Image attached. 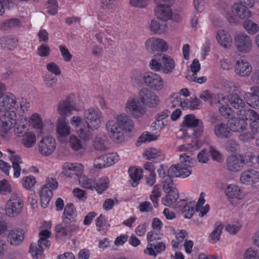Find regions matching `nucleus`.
<instances>
[{
    "instance_id": "obj_1",
    "label": "nucleus",
    "mask_w": 259,
    "mask_h": 259,
    "mask_svg": "<svg viewBox=\"0 0 259 259\" xmlns=\"http://www.w3.org/2000/svg\"><path fill=\"white\" fill-rule=\"evenodd\" d=\"M167 172V176H164L162 178L163 190L164 192L177 189L174 187L171 177L186 178L191 175V171L187 168L182 167L180 165H172L169 168Z\"/></svg>"
},
{
    "instance_id": "obj_2",
    "label": "nucleus",
    "mask_w": 259,
    "mask_h": 259,
    "mask_svg": "<svg viewBox=\"0 0 259 259\" xmlns=\"http://www.w3.org/2000/svg\"><path fill=\"white\" fill-rule=\"evenodd\" d=\"M51 232L47 229L41 231L39 233V239L38 243H32L30 246V252L33 257L36 259L41 258L44 254V249L51 245L48 238L50 237Z\"/></svg>"
},
{
    "instance_id": "obj_3",
    "label": "nucleus",
    "mask_w": 259,
    "mask_h": 259,
    "mask_svg": "<svg viewBox=\"0 0 259 259\" xmlns=\"http://www.w3.org/2000/svg\"><path fill=\"white\" fill-rule=\"evenodd\" d=\"M160 62L153 59L149 63L150 68L155 71H161L164 74H170L175 70L176 64L170 56L164 54L162 56Z\"/></svg>"
},
{
    "instance_id": "obj_4",
    "label": "nucleus",
    "mask_w": 259,
    "mask_h": 259,
    "mask_svg": "<svg viewBox=\"0 0 259 259\" xmlns=\"http://www.w3.org/2000/svg\"><path fill=\"white\" fill-rule=\"evenodd\" d=\"M199 146L197 145V141H193L191 144H186L180 145L178 147V149L180 152H186L187 153L181 155L180 156V163L177 165H180L182 167L187 168V167L193 166L195 163L194 157H192V152L198 149Z\"/></svg>"
},
{
    "instance_id": "obj_5",
    "label": "nucleus",
    "mask_w": 259,
    "mask_h": 259,
    "mask_svg": "<svg viewBox=\"0 0 259 259\" xmlns=\"http://www.w3.org/2000/svg\"><path fill=\"white\" fill-rule=\"evenodd\" d=\"M231 13H228L226 14V18L230 23H236L237 20L235 17L244 20L250 18L251 16L250 11L242 3H234L231 7Z\"/></svg>"
},
{
    "instance_id": "obj_6",
    "label": "nucleus",
    "mask_w": 259,
    "mask_h": 259,
    "mask_svg": "<svg viewBox=\"0 0 259 259\" xmlns=\"http://www.w3.org/2000/svg\"><path fill=\"white\" fill-rule=\"evenodd\" d=\"M75 96L69 95L57 104V111L62 117L66 118L72 114L73 111H79V108L74 102Z\"/></svg>"
},
{
    "instance_id": "obj_7",
    "label": "nucleus",
    "mask_w": 259,
    "mask_h": 259,
    "mask_svg": "<svg viewBox=\"0 0 259 259\" xmlns=\"http://www.w3.org/2000/svg\"><path fill=\"white\" fill-rule=\"evenodd\" d=\"M84 116L88 128L94 130L100 126L102 113L99 109L90 108L87 109L84 111Z\"/></svg>"
},
{
    "instance_id": "obj_8",
    "label": "nucleus",
    "mask_w": 259,
    "mask_h": 259,
    "mask_svg": "<svg viewBox=\"0 0 259 259\" xmlns=\"http://www.w3.org/2000/svg\"><path fill=\"white\" fill-rule=\"evenodd\" d=\"M23 207V202L21 197L13 193L7 204L6 213L10 217H15L21 213Z\"/></svg>"
},
{
    "instance_id": "obj_9",
    "label": "nucleus",
    "mask_w": 259,
    "mask_h": 259,
    "mask_svg": "<svg viewBox=\"0 0 259 259\" xmlns=\"http://www.w3.org/2000/svg\"><path fill=\"white\" fill-rule=\"evenodd\" d=\"M125 112L134 118L142 116L146 113V109L142 105L139 98H131L127 100L125 105Z\"/></svg>"
},
{
    "instance_id": "obj_10",
    "label": "nucleus",
    "mask_w": 259,
    "mask_h": 259,
    "mask_svg": "<svg viewBox=\"0 0 259 259\" xmlns=\"http://www.w3.org/2000/svg\"><path fill=\"white\" fill-rule=\"evenodd\" d=\"M143 79L145 85L155 91L162 90L164 86V81L162 77L152 72L145 73Z\"/></svg>"
},
{
    "instance_id": "obj_11",
    "label": "nucleus",
    "mask_w": 259,
    "mask_h": 259,
    "mask_svg": "<svg viewBox=\"0 0 259 259\" xmlns=\"http://www.w3.org/2000/svg\"><path fill=\"white\" fill-rule=\"evenodd\" d=\"M235 46L237 51L241 54L250 53L253 48L251 37L245 33H240L234 38Z\"/></svg>"
},
{
    "instance_id": "obj_12",
    "label": "nucleus",
    "mask_w": 259,
    "mask_h": 259,
    "mask_svg": "<svg viewBox=\"0 0 259 259\" xmlns=\"http://www.w3.org/2000/svg\"><path fill=\"white\" fill-rule=\"evenodd\" d=\"M106 129L109 136L114 141L118 143L123 140V130L115 120L110 119L107 121Z\"/></svg>"
},
{
    "instance_id": "obj_13",
    "label": "nucleus",
    "mask_w": 259,
    "mask_h": 259,
    "mask_svg": "<svg viewBox=\"0 0 259 259\" xmlns=\"http://www.w3.org/2000/svg\"><path fill=\"white\" fill-rule=\"evenodd\" d=\"M183 125L188 127H193L194 136L197 138L203 132V124L202 121L196 118L193 114H188L185 116L183 121Z\"/></svg>"
},
{
    "instance_id": "obj_14",
    "label": "nucleus",
    "mask_w": 259,
    "mask_h": 259,
    "mask_svg": "<svg viewBox=\"0 0 259 259\" xmlns=\"http://www.w3.org/2000/svg\"><path fill=\"white\" fill-rule=\"evenodd\" d=\"M139 98L142 103L150 107H155L159 103L158 96L147 88H144L139 91Z\"/></svg>"
},
{
    "instance_id": "obj_15",
    "label": "nucleus",
    "mask_w": 259,
    "mask_h": 259,
    "mask_svg": "<svg viewBox=\"0 0 259 259\" xmlns=\"http://www.w3.org/2000/svg\"><path fill=\"white\" fill-rule=\"evenodd\" d=\"M245 164V158L242 155H232L226 159L227 168L231 172H237L240 171Z\"/></svg>"
},
{
    "instance_id": "obj_16",
    "label": "nucleus",
    "mask_w": 259,
    "mask_h": 259,
    "mask_svg": "<svg viewBox=\"0 0 259 259\" xmlns=\"http://www.w3.org/2000/svg\"><path fill=\"white\" fill-rule=\"evenodd\" d=\"M56 148V140L51 136L44 137L38 144L39 151L44 156H49L52 154L55 151Z\"/></svg>"
},
{
    "instance_id": "obj_17",
    "label": "nucleus",
    "mask_w": 259,
    "mask_h": 259,
    "mask_svg": "<svg viewBox=\"0 0 259 259\" xmlns=\"http://www.w3.org/2000/svg\"><path fill=\"white\" fill-rule=\"evenodd\" d=\"M17 123V115L15 111H6L0 117V126L4 133H7Z\"/></svg>"
},
{
    "instance_id": "obj_18",
    "label": "nucleus",
    "mask_w": 259,
    "mask_h": 259,
    "mask_svg": "<svg viewBox=\"0 0 259 259\" xmlns=\"http://www.w3.org/2000/svg\"><path fill=\"white\" fill-rule=\"evenodd\" d=\"M64 225H58L55 228L57 233L60 236L69 238L79 231V226L73 222Z\"/></svg>"
},
{
    "instance_id": "obj_19",
    "label": "nucleus",
    "mask_w": 259,
    "mask_h": 259,
    "mask_svg": "<svg viewBox=\"0 0 259 259\" xmlns=\"http://www.w3.org/2000/svg\"><path fill=\"white\" fill-rule=\"evenodd\" d=\"M167 42L162 38L151 37L147 39L145 43V48L150 52L161 51L165 52L168 50Z\"/></svg>"
},
{
    "instance_id": "obj_20",
    "label": "nucleus",
    "mask_w": 259,
    "mask_h": 259,
    "mask_svg": "<svg viewBox=\"0 0 259 259\" xmlns=\"http://www.w3.org/2000/svg\"><path fill=\"white\" fill-rule=\"evenodd\" d=\"M6 90L4 85V90L0 95V111H9L11 108H15L16 101L15 96L10 93H4Z\"/></svg>"
},
{
    "instance_id": "obj_21",
    "label": "nucleus",
    "mask_w": 259,
    "mask_h": 259,
    "mask_svg": "<svg viewBox=\"0 0 259 259\" xmlns=\"http://www.w3.org/2000/svg\"><path fill=\"white\" fill-rule=\"evenodd\" d=\"M240 182L245 185H251L259 182V171L249 169L243 171L240 177Z\"/></svg>"
},
{
    "instance_id": "obj_22",
    "label": "nucleus",
    "mask_w": 259,
    "mask_h": 259,
    "mask_svg": "<svg viewBox=\"0 0 259 259\" xmlns=\"http://www.w3.org/2000/svg\"><path fill=\"white\" fill-rule=\"evenodd\" d=\"M235 72L240 76H249L252 71V67L249 61L241 59L236 61L234 65Z\"/></svg>"
},
{
    "instance_id": "obj_23",
    "label": "nucleus",
    "mask_w": 259,
    "mask_h": 259,
    "mask_svg": "<svg viewBox=\"0 0 259 259\" xmlns=\"http://www.w3.org/2000/svg\"><path fill=\"white\" fill-rule=\"evenodd\" d=\"M225 193L229 199H241L243 197V190L237 184H231L225 189Z\"/></svg>"
},
{
    "instance_id": "obj_24",
    "label": "nucleus",
    "mask_w": 259,
    "mask_h": 259,
    "mask_svg": "<svg viewBox=\"0 0 259 259\" xmlns=\"http://www.w3.org/2000/svg\"><path fill=\"white\" fill-rule=\"evenodd\" d=\"M120 127L127 132H131L134 128V122L130 117L125 113L120 114L113 119Z\"/></svg>"
},
{
    "instance_id": "obj_25",
    "label": "nucleus",
    "mask_w": 259,
    "mask_h": 259,
    "mask_svg": "<svg viewBox=\"0 0 259 259\" xmlns=\"http://www.w3.org/2000/svg\"><path fill=\"white\" fill-rule=\"evenodd\" d=\"M155 14L158 19L163 21H167L172 18V12L167 5L157 6L155 10Z\"/></svg>"
},
{
    "instance_id": "obj_26",
    "label": "nucleus",
    "mask_w": 259,
    "mask_h": 259,
    "mask_svg": "<svg viewBox=\"0 0 259 259\" xmlns=\"http://www.w3.org/2000/svg\"><path fill=\"white\" fill-rule=\"evenodd\" d=\"M232 131L230 125L225 123L217 124L214 127V133L216 137L220 139L228 138L231 136Z\"/></svg>"
},
{
    "instance_id": "obj_27",
    "label": "nucleus",
    "mask_w": 259,
    "mask_h": 259,
    "mask_svg": "<svg viewBox=\"0 0 259 259\" xmlns=\"http://www.w3.org/2000/svg\"><path fill=\"white\" fill-rule=\"evenodd\" d=\"M216 39L218 43L224 48H229L232 46L231 35L224 30H220L217 32Z\"/></svg>"
},
{
    "instance_id": "obj_28",
    "label": "nucleus",
    "mask_w": 259,
    "mask_h": 259,
    "mask_svg": "<svg viewBox=\"0 0 259 259\" xmlns=\"http://www.w3.org/2000/svg\"><path fill=\"white\" fill-rule=\"evenodd\" d=\"M76 216V214L73 204L71 203L67 204L64 208L62 217L63 224H66L75 222Z\"/></svg>"
},
{
    "instance_id": "obj_29",
    "label": "nucleus",
    "mask_w": 259,
    "mask_h": 259,
    "mask_svg": "<svg viewBox=\"0 0 259 259\" xmlns=\"http://www.w3.org/2000/svg\"><path fill=\"white\" fill-rule=\"evenodd\" d=\"M8 151L12 154L10 156V160L12 163V167L14 170V177L15 178H18L20 176L21 168L20 164L22 163V160L19 155L13 154L15 153L14 151L9 149H8Z\"/></svg>"
},
{
    "instance_id": "obj_30",
    "label": "nucleus",
    "mask_w": 259,
    "mask_h": 259,
    "mask_svg": "<svg viewBox=\"0 0 259 259\" xmlns=\"http://www.w3.org/2000/svg\"><path fill=\"white\" fill-rule=\"evenodd\" d=\"M24 234L22 230L19 229L12 230L8 235V241L12 245H18L23 240Z\"/></svg>"
},
{
    "instance_id": "obj_31",
    "label": "nucleus",
    "mask_w": 259,
    "mask_h": 259,
    "mask_svg": "<svg viewBox=\"0 0 259 259\" xmlns=\"http://www.w3.org/2000/svg\"><path fill=\"white\" fill-rule=\"evenodd\" d=\"M144 157L148 160L158 159V160H162L164 158L163 152L155 148H149L146 149L143 153Z\"/></svg>"
},
{
    "instance_id": "obj_32",
    "label": "nucleus",
    "mask_w": 259,
    "mask_h": 259,
    "mask_svg": "<svg viewBox=\"0 0 259 259\" xmlns=\"http://www.w3.org/2000/svg\"><path fill=\"white\" fill-rule=\"evenodd\" d=\"M56 131L60 138H64L70 134V126L68 122L64 119L58 122Z\"/></svg>"
},
{
    "instance_id": "obj_33",
    "label": "nucleus",
    "mask_w": 259,
    "mask_h": 259,
    "mask_svg": "<svg viewBox=\"0 0 259 259\" xmlns=\"http://www.w3.org/2000/svg\"><path fill=\"white\" fill-rule=\"evenodd\" d=\"M228 102L232 107L237 109L243 108L246 106L244 100L237 94H231L228 95Z\"/></svg>"
},
{
    "instance_id": "obj_34",
    "label": "nucleus",
    "mask_w": 259,
    "mask_h": 259,
    "mask_svg": "<svg viewBox=\"0 0 259 259\" xmlns=\"http://www.w3.org/2000/svg\"><path fill=\"white\" fill-rule=\"evenodd\" d=\"M53 196L52 191L47 186H42L39 192L41 206L46 208Z\"/></svg>"
},
{
    "instance_id": "obj_35",
    "label": "nucleus",
    "mask_w": 259,
    "mask_h": 259,
    "mask_svg": "<svg viewBox=\"0 0 259 259\" xmlns=\"http://www.w3.org/2000/svg\"><path fill=\"white\" fill-rule=\"evenodd\" d=\"M167 194L162 199V203L166 206H171L177 201L179 197V191L177 189H172L169 192H165Z\"/></svg>"
},
{
    "instance_id": "obj_36",
    "label": "nucleus",
    "mask_w": 259,
    "mask_h": 259,
    "mask_svg": "<svg viewBox=\"0 0 259 259\" xmlns=\"http://www.w3.org/2000/svg\"><path fill=\"white\" fill-rule=\"evenodd\" d=\"M223 227V224L220 222H218L215 223L213 230L209 236V242L215 243L220 239Z\"/></svg>"
},
{
    "instance_id": "obj_37",
    "label": "nucleus",
    "mask_w": 259,
    "mask_h": 259,
    "mask_svg": "<svg viewBox=\"0 0 259 259\" xmlns=\"http://www.w3.org/2000/svg\"><path fill=\"white\" fill-rule=\"evenodd\" d=\"M149 29L154 34H162L164 33L167 29L165 23H160L158 20H152L149 24Z\"/></svg>"
},
{
    "instance_id": "obj_38",
    "label": "nucleus",
    "mask_w": 259,
    "mask_h": 259,
    "mask_svg": "<svg viewBox=\"0 0 259 259\" xmlns=\"http://www.w3.org/2000/svg\"><path fill=\"white\" fill-rule=\"evenodd\" d=\"M128 172L131 179L130 180L131 184L134 187L137 186L142 178V169L132 167L128 169Z\"/></svg>"
},
{
    "instance_id": "obj_39",
    "label": "nucleus",
    "mask_w": 259,
    "mask_h": 259,
    "mask_svg": "<svg viewBox=\"0 0 259 259\" xmlns=\"http://www.w3.org/2000/svg\"><path fill=\"white\" fill-rule=\"evenodd\" d=\"M36 141L35 135L32 132H26L22 137V144L26 148L33 147Z\"/></svg>"
},
{
    "instance_id": "obj_40",
    "label": "nucleus",
    "mask_w": 259,
    "mask_h": 259,
    "mask_svg": "<svg viewBox=\"0 0 259 259\" xmlns=\"http://www.w3.org/2000/svg\"><path fill=\"white\" fill-rule=\"evenodd\" d=\"M232 132H238L246 130L247 126L246 121L240 117L232 119L229 123Z\"/></svg>"
},
{
    "instance_id": "obj_41",
    "label": "nucleus",
    "mask_w": 259,
    "mask_h": 259,
    "mask_svg": "<svg viewBox=\"0 0 259 259\" xmlns=\"http://www.w3.org/2000/svg\"><path fill=\"white\" fill-rule=\"evenodd\" d=\"M168 110H164L158 113L155 117L156 121L154 123L157 125V128H162L167 123L164 120L170 114Z\"/></svg>"
},
{
    "instance_id": "obj_42",
    "label": "nucleus",
    "mask_w": 259,
    "mask_h": 259,
    "mask_svg": "<svg viewBox=\"0 0 259 259\" xmlns=\"http://www.w3.org/2000/svg\"><path fill=\"white\" fill-rule=\"evenodd\" d=\"M17 46V40L12 36L3 37L0 39V46L9 50L14 49Z\"/></svg>"
},
{
    "instance_id": "obj_43",
    "label": "nucleus",
    "mask_w": 259,
    "mask_h": 259,
    "mask_svg": "<svg viewBox=\"0 0 259 259\" xmlns=\"http://www.w3.org/2000/svg\"><path fill=\"white\" fill-rule=\"evenodd\" d=\"M237 115L240 118L243 119L244 120L246 121V120H252L258 115V114L253 110L249 109L247 110H240L238 112Z\"/></svg>"
},
{
    "instance_id": "obj_44",
    "label": "nucleus",
    "mask_w": 259,
    "mask_h": 259,
    "mask_svg": "<svg viewBox=\"0 0 259 259\" xmlns=\"http://www.w3.org/2000/svg\"><path fill=\"white\" fill-rule=\"evenodd\" d=\"M45 87L49 89L54 87L58 82V78L50 73H46L42 77Z\"/></svg>"
},
{
    "instance_id": "obj_45",
    "label": "nucleus",
    "mask_w": 259,
    "mask_h": 259,
    "mask_svg": "<svg viewBox=\"0 0 259 259\" xmlns=\"http://www.w3.org/2000/svg\"><path fill=\"white\" fill-rule=\"evenodd\" d=\"M80 185L87 189L94 190L95 187L96 182L93 179H89L85 176H80L78 178Z\"/></svg>"
},
{
    "instance_id": "obj_46",
    "label": "nucleus",
    "mask_w": 259,
    "mask_h": 259,
    "mask_svg": "<svg viewBox=\"0 0 259 259\" xmlns=\"http://www.w3.org/2000/svg\"><path fill=\"white\" fill-rule=\"evenodd\" d=\"M244 99L247 104L251 108L259 109V96H252L249 93H245Z\"/></svg>"
},
{
    "instance_id": "obj_47",
    "label": "nucleus",
    "mask_w": 259,
    "mask_h": 259,
    "mask_svg": "<svg viewBox=\"0 0 259 259\" xmlns=\"http://www.w3.org/2000/svg\"><path fill=\"white\" fill-rule=\"evenodd\" d=\"M201 104V101L196 97L191 98L190 101L184 100L182 103V105L184 106V108L188 107L192 110L198 109Z\"/></svg>"
},
{
    "instance_id": "obj_48",
    "label": "nucleus",
    "mask_w": 259,
    "mask_h": 259,
    "mask_svg": "<svg viewBox=\"0 0 259 259\" xmlns=\"http://www.w3.org/2000/svg\"><path fill=\"white\" fill-rule=\"evenodd\" d=\"M243 27L250 34H255L259 31L258 25L250 20L244 21Z\"/></svg>"
},
{
    "instance_id": "obj_49",
    "label": "nucleus",
    "mask_w": 259,
    "mask_h": 259,
    "mask_svg": "<svg viewBox=\"0 0 259 259\" xmlns=\"http://www.w3.org/2000/svg\"><path fill=\"white\" fill-rule=\"evenodd\" d=\"M109 186V180L106 177H103L100 179L96 183L94 189L99 193L104 192Z\"/></svg>"
},
{
    "instance_id": "obj_50",
    "label": "nucleus",
    "mask_w": 259,
    "mask_h": 259,
    "mask_svg": "<svg viewBox=\"0 0 259 259\" xmlns=\"http://www.w3.org/2000/svg\"><path fill=\"white\" fill-rule=\"evenodd\" d=\"M161 194V187L160 185L154 186L151 194L150 195V199L154 204V207L158 206V198L160 197Z\"/></svg>"
},
{
    "instance_id": "obj_51",
    "label": "nucleus",
    "mask_w": 259,
    "mask_h": 259,
    "mask_svg": "<svg viewBox=\"0 0 259 259\" xmlns=\"http://www.w3.org/2000/svg\"><path fill=\"white\" fill-rule=\"evenodd\" d=\"M223 88L225 92L231 94H233L238 90L239 85L234 81L226 80L224 82Z\"/></svg>"
},
{
    "instance_id": "obj_52",
    "label": "nucleus",
    "mask_w": 259,
    "mask_h": 259,
    "mask_svg": "<svg viewBox=\"0 0 259 259\" xmlns=\"http://www.w3.org/2000/svg\"><path fill=\"white\" fill-rule=\"evenodd\" d=\"M30 124L36 129H40L43 125L42 120L38 113L31 115L29 119Z\"/></svg>"
},
{
    "instance_id": "obj_53",
    "label": "nucleus",
    "mask_w": 259,
    "mask_h": 259,
    "mask_svg": "<svg viewBox=\"0 0 259 259\" xmlns=\"http://www.w3.org/2000/svg\"><path fill=\"white\" fill-rule=\"evenodd\" d=\"M169 101L172 108H175L180 106L182 108H184V106L182 105L183 102L180 97V95L178 93L172 94L169 98Z\"/></svg>"
},
{
    "instance_id": "obj_54",
    "label": "nucleus",
    "mask_w": 259,
    "mask_h": 259,
    "mask_svg": "<svg viewBox=\"0 0 259 259\" xmlns=\"http://www.w3.org/2000/svg\"><path fill=\"white\" fill-rule=\"evenodd\" d=\"M69 145L71 149L75 151H77L82 148V145L81 141L74 135L70 136Z\"/></svg>"
},
{
    "instance_id": "obj_55",
    "label": "nucleus",
    "mask_w": 259,
    "mask_h": 259,
    "mask_svg": "<svg viewBox=\"0 0 259 259\" xmlns=\"http://www.w3.org/2000/svg\"><path fill=\"white\" fill-rule=\"evenodd\" d=\"M215 94L209 90H206L202 91L199 95V98L204 102H207L209 104L213 105Z\"/></svg>"
},
{
    "instance_id": "obj_56",
    "label": "nucleus",
    "mask_w": 259,
    "mask_h": 259,
    "mask_svg": "<svg viewBox=\"0 0 259 259\" xmlns=\"http://www.w3.org/2000/svg\"><path fill=\"white\" fill-rule=\"evenodd\" d=\"M194 203H189L184 206L182 211V214L185 218H191L194 212Z\"/></svg>"
},
{
    "instance_id": "obj_57",
    "label": "nucleus",
    "mask_w": 259,
    "mask_h": 259,
    "mask_svg": "<svg viewBox=\"0 0 259 259\" xmlns=\"http://www.w3.org/2000/svg\"><path fill=\"white\" fill-rule=\"evenodd\" d=\"M104 155L107 167L114 164L119 160V157L116 153H109Z\"/></svg>"
},
{
    "instance_id": "obj_58",
    "label": "nucleus",
    "mask_w": 259,
    "mask_h": 259,
    "mask_svg": "<svg viewBox=\"0 0 259 259\" xmlns=\"http://www.w3.org/2000/svg\"><path fill=\"white\" fill-rule=\"evenodd\" d=\"M224 147L225 149L230 152H234L239 149L238 143L233 139L227 141L225 144Z\"/></svg>"
},
{
    "instance_id": "obj_59",
    "label": "nucleus",
    "mask_w": 259,
    "mask_h": 259,
    "mask_svg": "<svg viewBox=\"0 0 259 259\" xmlns=\"http://www.w3.org/2000/svg\"><path fill=\"white\" fill-rule=\"evenodd\" d=\"M46 68L52 75H60L61 74V70L60 67L54 62H51L47 64Z\"/></svg>"
},
{
    "instance_id": "obj_60",
    "label": "nucleus",
    "mask_w": 259,
    "mask_h": 259,
    "mask_svg": "<svg viewBox=\"0 0 259 259\" xmlns=\"http://www.w3.org/2000/svg\"><path fill=\"white\" fill-rule=\"evenodd\" d=\"M228 102H229L228 97L227 98L226 96L223 94H215L213 105L218 104V106H222L228 104Z\"/></svg>"
},
{
    "instance_id": "obj_61",
    "label": "nucleus",
    "mask_w": 259,
    "mask_h": 259,
    "mask_svg": "<svg viewBox=\"0 0 259 259\" xmlns=\"http://www.w3.org/2000/svg\"><path fill=\"white\" fill-rule=\"evenodd\" d=\"M36 183L35 178L32 176L26 177L23 179V186L26 189H30Z\"/></svg>"
},
{
    "instance_id": "obj_62",
    "label": "nucleus",
    "mask_w": 259,
    "mask_h": 259,
    "mask_svg": "<svg viewBox=\"0 0 259 259\" xmlns=\"http://www.w3.org/2000/svg\"><path fill=\"white\" fill-rule=\"evenodd\" d=\"M158 139V137L154 134H151L149 132H146L141 135L138 139V141L140 142H149L153 141H155Z\"/></svg>"
},
{
    "instance_id": "obj_63",
    "label": "nucleus",
    "mask_w": 259,
    "mask_h": 259,
    "mask_svg": "<svg viewBox=\"0 0 259 259\" xmlns=\"http://www.w3.org/2000/svg\"><path fill=\"white\" fill-rule=\"evenodd\" d=\"M12 188L8 181L3 180L0 181V194L6 195L11 193Z\"/></svg>"
},
{
    "instance_id": "obj_64",
    "label": "nucleus",
    "mask_w": 259,
    "mask_h": 259,
    "mask_svg": "<svg viewBox=\"0 0 259 259\" xmlns=\"http://www.w3.org/2000/svg\"><path fill=\"white\" fill-rule=\"evenodd\" d=\"M80 138L85 141H89L92 138V133L88 129H84L83 127L77 130Z\"/></svg>"
}]
</instances>
